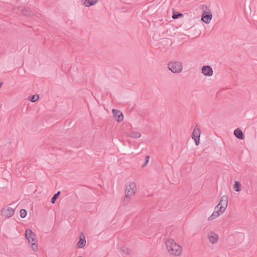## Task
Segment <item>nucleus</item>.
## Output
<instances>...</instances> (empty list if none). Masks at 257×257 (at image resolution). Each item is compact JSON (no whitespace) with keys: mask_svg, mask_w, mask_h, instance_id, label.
I'll return each mask as SVG.
<instances>
[{"mask_svg":"<svg viewBox=\"0 0 257 257\" xmlns=\"http://www.w3.org/2000/svg\"><path fill=\"white\" fill-rule=\"evenodd\" d=\"M165 244L169 253L172 255H179L181 252L182 248L178 245L173 239H168L165 241Z\"/></svg>","mask_w":257,"mask_h":257,"instance_id":"obj_1","label":"nucleus"},{"mask_svg":"<svg viewBox=\"0 0 257 257\" xmlns=\"http://www.w3.org/2000/svg\"><path fill=\"white\" fill-rule=\"evenodd\" d=\"M25 236L26 239L28 240L30 243L31 242H32L31 247L32 249L35 251H37V240L35 234L32 231V230L29 229H26Z\"/></svg>","mask_w":257,"mask_h":257,"instance_id":"obj_2","label":"nucleus"},{"mask_svg":"<svg viewBox=\"0 0 257 257\" xmlns=\"http://www.w3.org/2000/svg\"><path fill=\"white\" fill-rule=\"evenodd\" d=\"M202 14L201 20L205 24H209L212 18V15L206 5L202 6Z\"/></svg>","mask_w":257,"mask_h":257,"instance_id":"obj_3","label":"nucleus"},{"mask_svg":"<svg viewBox=\"0 0 257 257\" xmlns=\"http://www.w3.org/2000/svg\"><path fill=\"white\" fill-rule=\"evenodd\" d=\"M168 66L169 69L174 73H180L183 70L182 64L180 62H170Z\"/></svg>","mask_w":257,"mask_h":257,"instance_id":"obj_4","label":"nucleus"},{"mask_svg":"<svg viewBox=\"0 0 257 257\" xmlns=\"http://www.w3.org/2000/svg\"><path fill=\"white\" fill-rule=\"evenodd\" d=\"M228 203V197L226 195H223L220 199L219 204L215 206V210L220 209L221 213H223L225 210Z\"/></svg>","mask_w":257,"mask_h":257,"instance_id":"obj_5","label":"nucleus"},{"mask_svg":"<svg viewBox=\"0 0 257 257\" xmlns=\"http://www.w3.org/2000/svg\"><path fill=\"white\" fill-rule=\"evenodd\" d=\"M136 190V184L134 182H131L126 187L125 195L126 197H129L135 194Z\"/></svg>","mask_w":257,"mask_h":257,"instance_id":"obj_6","label":"nucleus"},{"mask_svg":"<svg viewBox=\"0 0 257 257\" xmlns=\"http://www.w3.org/2000/svg\"><path fill=\"white\" fill-rule=\"evenodd\" d=\"M1 212L3 216L6 218H9L14 215L15 210L11 207H8L2 209Z\"/></svg>","mask_w":257,"mask_h":257,"instance_id":"obj_7","label":"nucleus"},{"mask_svg":"<svg viewBox=\"0 0 257 257\" xmlns=\"http://www.w3.org/2000/svg\"><path fill=\"white\" fill-rule=\"evenodd\" d=\"M19 10L21 11L23 15L26 17H31L36 15V12L31 10L29 8L20 7Z\"/></svg>","mask_w":257,"mask_h":257,"instance_id":"obj_8","label":"nucleus"},{"mask_svg":"<svg viewBox=\"0 0 257 257\" xmlns=\"http://www.w3.org/2000/svg\"><path fill=\"white\" fill-rule=\"evenodd\" d=\"M201 71L205 76H211L213 73L212 68L209 65L203 66L202 67Z\"/></svg>","mask_w":257,"mask_h":257,"instance_id":"obj_9","label":"nucleus"},{"mask_svg":"<svg viewBox=\"0 0 257 257\" xmlns=\"http://www.w3.org/2000/svg\"><path fill=\"white\" fill-rule=\"evenodd\" d=\"M113 115L115 118L118 122L121 121L123 119V115L122 112L119 110L113 109H112Z\"/></svg>","mask_w":257,"mask_h":257,"instance_id":"obj_10","label":"nucleus"},{"mask_svg":"<svg viewBox=\"0 0 257 257\" xmlns=\"http://www.w3.org/2000/svg\"><path fill=\"white\" fill-rule=\"evenodd\" d=\"M208 238L209 239V241L212 243H216L218 239V235L216 233L212 232L208 233Z\"/></svg>","mask_w":257,"mask_h":257,"instance_id":"obj_11","label":"nucleus"},{"mask_svg":"<svg viewBox=\"0 0 257 257\" xmlns=\"http://www.w3.org/2000/svg\"><path fill=\"white\" fill-rule=\"evenodd\" d=\"M81 234L83 235V237L80 236L79 237V240L78 242L77 243V246L78 248H82L86 244V240L85 236L83 233H82Z\"/></svg>","mask_w":257,"mask_h":257,"instance_id":"obj_12","label":"nucleus"},{"mask_svg":"<svg viewBox=\"0 0 257 257\" xmlns=\"http://www.w3.org/2000/svg\"><path fill=\"white\" fill-rule=\"evenodd\" d=\"M234 135L238 139L243 140L244 139L242 132L238 128L234 131Z\"/></svg>","mask_w":257,"mask_h":257,"instance_id":"obj_13","label":"nucleus"},{"mask_svg":"<svg viewBox=\"0 0 257 257\" xmlns=\"http://www.w3.org/2000/svg\"><path fill=\"white\" fill-rule=\"evenodd\" d=\"M201 131L199 127H197V125H196L195 128L193 130L192 135V138H200Z\"/></svg>","mask_w":257,"mask_h":257,"instance_id":"obj_14","label":"nucleus"},{"mask_svg":"<svg viewBox=\"0 0 257 257\" xmlns=\"http://www.w3.org/2000/svg\"><path fill=\"white\" fill-rule=\"evenodd\" d=\"M223 213H221L220 212V209H217L216 210H215V211L213 212L212 215L209 216L208 218V220H212L218 216H219L220 214H222Z\"/></svg>","mask_w":257,"mask_h":257,"instance_id":"obj_15","label":"nucleus"},{"mask_svg":"<svg viewBox=\"0 0 257 257\" xmlns=\"http://www.w3.org/2000/svg\"><path fill=\"white\" fill-rule=\"evenodd\" d=\"M98 0H82L83 4L87 7L94 5Z\"/></svg>","mask_w":257,"mask_h":257,"instance_id":"obj_16","label":"nucleus"},{"mask_svg":"<svg viewBox=\"0 0 257 257\" xmlns=\"http://www.w3.org/2000/svg\"><path fill=\"white\" fill-rule=\"evenodd\" d=\"M129 136L133 138H139L141 136V134L139 132L132 131L130 133Z\"/></svg>","mask_w":257,"mask_h":257,"instance_id":"obj_17","label":"nucleus"},{"mask_svg":"<svg viewBox=\"0 0 257 257\" xmlns=\"http://www.w3.org/2000/svg\"><path fill=\"white\" fill-rule=\"evenodd\" d=\"M240 183L237 181H234V184L233 185V188L234 190L236 192H239L240 191Z\"/></svg>","mask_w":257,"mask_h":257,"instance_id":"obj_18","label":"nucleus"},{"mask_svg":"<svg viewBox=\"0 0 257 257\" xmlns=\"http://www.w3.org/2000/svg\"><path fill=\"white\" fill-rule=\"evenodd\" d=\"M120 250L124 254L128 255L130 253L131 250L125 246H122L120 248Z\"/></svg>","mask_w":257,"mask_h":257,"instance_id":"obj_19","label":"nucleus"},{"mask_svg":"<svg viewBox=\"0 0 257 257\" xmlns=\"http://www.w3.org/2000/svg\"><path fill=\"white\" fill-rule=\"evenodd\" d=\"M60 193H61L60 191H58V192H57V193H56V194H55L53 195V196L52 197V198H51V202L52 203H53V204L55 203V202H56V200L57 199V198L59 196Z\"/></svg>","mask_w":257,"mask_h":257,"instance_id":"obj_20","label":"nucleus"},{"mask_svg":"<svg viewBox=\"0 0 257 257\" xmlns=\"http://www.w3.org/2000/svg\"><path fill=\"white\" fill-rule=\"evenodd\" d=\"M39 98V95L38 94H35L30 97L29 98L30 101L32 102H34L38 100Z\"/></svg>","mask_w":257,"mask_h":257,"instance_id":"obj_21","label":"nucleus"},{"mask_svg":"<svg viewBox=\"0 0 257 257\" xmlns=\"http://www.w3.org/2000/svg\"><path fill=\"white\" fill-rule=\"evenodd\" d=\"M183 16V14L180 12H173V15H172V18L173 19H178L181 17Z\"/></svg>","mask_w":257,"mask_h":257,"instance_id":"obj_22","label":"nucleus"},{"mask_svg":"<svg viewBox=\"0 0 257 257\" xmlns=\"http://www.w3.org/2000/svg\"><path fill=\"white\" fill-rule=\"evenodd\" d=\"M20 216L22 218H24L26 216L27 214V211L24 209H22L20 210Z\"/></svg>","mask_w":257,"mask_h":257,"instance_id":"obj_23","label":"nucleus"},{"mask_svg":"<svg viewBox=\"0 0 257 257\" xmlns=\"http://www.w3.org/2000/svg\"><path fill=\"white\" fill-rule=\"evenodd\" d=\"M150 158V156H146L145 163L144 165H142V168L145 167L148 164Z\"/></svg>","mask_w":257,"mask_h":257,"instance_id":"obj_24","label":"nucleus"},{"mask_svg":"<svg viewBox=\"0 0 257 257\" xmlns=\"http://www.w3.org/2000/svg\"><path fill=\"white\" fill-rule=\"evenodd\" d=\"M195 141V144L196 146H198L199 144V143H200V138H195V139H193Z\"/></svg>","mask_w":257,"mask_h":257,"instance_id":"obj_25","label":"nucleus"},{"mask_svg":"<svg viewBox=\"0 0 257 257\" xmlns=\"http://www.w3.org/2000/svg\"><path fill=\"white\" fill-rule=\"evenodd\" d=\"M3 82H0V88L2 87Z\"/></svg>","mask_w":257,"mask_h":257,"instance_id":"obj_26","label":"nucleus"}]
</instances>
